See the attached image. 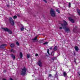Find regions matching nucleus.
Wrapping results in <instances>:
<instances>
[{"instance_id":"f257e3e1","label":"nucleus","mask_w":80,"mask_h":80,"mask_svg":"<svg viewBox=\"0 0 80 80\" xmlns=\"http://www.w3.org/2000/svg\"><path fill=\"white\" fill-rule=\"evenodd\" d=\"M63 24H61V26L62 27H63L64 28L65 26L67 25V22L65 21H63ZM64 29H66L65 31H66V32H70V29L68 28H64Z\"/></svg>"},{"instance_id":"f03ea898","label":"nucleus","mask_w":80,"mask_h":80,"mask_svg":"<svg viewBox=\"0 0 80 80\" xmlns=\"http://www.w3.org/2000/svg\"><path fill=\"white\" fill-rule=\"evenodd\" d=\"M50 13L52 17H55V12L53 9H51L50 11Z\"/></svg>"},{"instance_id":"7ed1b4c3","label":"nucleus","mask_w":80,"mask_h":80,"mask_svg":"<svg viewBox=\"0 0 80 80\" xmlns=\"http://www.w3.org/2000/svg\"><path fill=\"white\" fill-rule=\"evenodd\" d=\"M26 68H24L22 69L21 72V74L22 75H25V73H26Z\"/></svg>"},{"instance_id":"20e7f679","label":"nucleus","mask_w":80,"mask_h":80,"mask_svg":"<svg viewBox=\"0 0 80 80\" xmlns=\"http://www.w3.org/2000/svg\"><path fill=\"white\" fill-rule=\"evenodd\" d=\"M37 63L39 67H42V60H39Z\"/></svg>"},{"instance_id":"39448f33","label":"nucleus","mask_w":80,"mask_h":80,"mask_svg":"<svg viewBox=\"0 0 80 80\" xmlns=\"http://www.w3.org/2000/svg\"><path fill=\"white\" fill-rule=\"evenodd\" d=\"M9 20H10L11 25H14V22L13 21V20L12 19V18H10Z\"/></svg>"},{"instance_id":"423d86ee","label":"nucleus","mask_w":80,"mask_h":80,"mask_svg":"<svg viewBox=\"0 0 80 80\" xmlns=\"http://www.w3.org/2000/svg\"><path fill=\"white\" fill-rule=\"evenodd\" d=\"M69 20L70 22H72V23H74V22H75L74 20L73 19H72L71 18H69Z\"/></svg>"},{"instance_id":"0eeeda50","label":"nucleus","mask_w":80,"mask_h":80,"mask_svg":"<svg viewBox=\"0 0 80 80\" xmlns=\"http://www.w3.org/2000/svg\"><path fill=\"white\" fill-rule=\"evenodd\" d=\"M3 30L5 31L6 32H8V31L9 30V29H8L7 28H3Z\"/></svg>"},{"instance_id":"6e6552de","label":"nucleus","mask_w":80,"mask_h":80,"mask_svg":"<svg viewBox=\"0 0 80 80\" xmlns=\"http://www.w3.org/2000/svg\"><path fill=\"white\" fill-rule=\"evenodd\" d=\"M64 77H65L67 76V73L66 72H64L63 73Z\"/></svg>"},{"instance_id":"1a4fd4ad","label":"nucleus","mask_w":80,"mask_h":80,"mask_svg":"<svg viewBox=\"0 0 80 80\" xmlns=\"http://www.w3.org/2000/svg\"><path fill=\"white\" fill-rule=\"evenodd\" d=\"M75 50H76V51H78V48L77 46H76L75 47Z\"/></svg>"},{"instance_id":"9d476101","label":"nucleus","mask_w":80,"mask_h":80,"mask_svg":"<svg viewBox=\"0 0 80 80\" xmlns=\"http://www.w3.org/2000/svg\"><path fill=\"white\" fill-rule=\"evenodd\" d=\"M20 58H22L23 55L22 54V53L21 52H20Z\"/></svg>"},{"instance_id":"9b49d317","label":"nucleus","mask_w":80,"mask_h":80,"mask_svg":"<svg viewBox=\"0 0 80 80\" xmlns=\"http://www.w3.org/2000/svg\"><path fill=\"white\" fill-rule=\"evenodd\" d=\"M57 50V47L55 46L54 48V50L55 51Z\"/></svg>"},{"instance_id":"f8f14e48","label":"nucleus","mask_w":80,"mask_h":80,"mask_svg":"<svg viewBox=\"0 0 80 80\" xmlns=\"http://www.w3.org/2000/svg\"><path fill=\"white\" fill-rule=\"evenodd\" d=\"M12 57L13 59H15V56L14 55H12Z\"/></svg>"},{"instance_id":"ddd939ff","label":"nucleus","mask_w":80,"mask_h":80,"mask_svg":"<svg viewBox=\"0 0 80 80\" xmlns=\"http://www.w3.org/2000/svg\"><path fill=\"white\" fill-rule=\"evenodd\" d=\"M11 51L12 52H13V53H15V52H16L15 51H14L13 50V49H11Z\"/></svg>"},{"instance_id":"4468645a","label":"nucleus","mask_w":80,"mask_h":80,"mask_svg":"<svg viewBox=\"0 0 80 80\" xmlns=\"http://www.w3.org/2000/svg\"><path fill=\"white\" fill-rule=\"evenodd\" d=\"M77 11L79 15H80V11L79 10V9L77 10Z\"/></svg>"},{"instance_id":"2eb2a0df","label":"nucleus","mask_w":80,"mask_h":80,"mask_svg":"<svg viewBox=\"0 0 80 80\" xmlns=\"http://www.w3.org/2000/svg\"><path fill=\"white\" fill-rule=\"evenodd\" d=\"M14 45H14V44H11L10 47H14Z\"/></svg>"},{"instance_id":"dca6fc26","label":"nucleus","mask_w":80,"mask_h":80,"mask_svg":"<svg viewBox=\"0 0 80 80\" xmlns=\"http://www.w3.org/2000/svg\"><path fill=\"white\" fill-rule=\"evenodd\" d=\"M9 32V33H10V34H12V32L11 31L9 30V31H8Z\"/></svg>"},{"instance_id":"f3484780","label":"nucleus","mask_w":80,"mask_h":80,"mask_svg":"<svg viewBox=\"0 0 80 80\" xmlns=\"http://www.w3.org/2000/svg\"><path fill=\"white\" fill-rule=\"evenodd\" d=\"M37 38V37H35L34 39H32V40H36Z\"/></svg>"},{"instance_id":"a211bd4d","label":"nucleus","mask_w":80,"mask_h":80,"mask_svg":"<svg viewBox=\"0 0 80 80\" xmlns=\"http://www.w3.org/2000/svg\"><path fill=\"white\" fill-rule=\"evenodd\" d=\"M24 29V28H23V27H22V28H21V31H23Z\"/></svg>"},{"instance_id":"6ab92c4d","label":"nucleus","mask_w":80,"mask_h":80,"mask_svg":"<svg viewBox=\"0 0 80 80\" xmlns=\"http://www.w3.org/2000/svg\"><path fill=\"white\" fill-rule=\"evenodd\" d=\"M43 45H47V44H48V42H46L45 43H43Z\"/></svg>"},{"instance_id":"aec40b11","label":"nucleus","mask_w":80,"mask_h":80,"mask_svg":"<svg viewBox=\"0 0 80 80\" xmlns=\"http://www.w3.org/2000/svg\"><path fill=\"white\" fill-rule=\"evenodd\" d=\"M69 7H71V3H70V2L69 3Z\"/></svg>"},{"instance_id":"412c9836","label":"nucleus","mask_w":80,"mask_h":80,"mask_svg":"<svg viewBox=\"0 0 80 80\" xmlns=\"http://www.w3.org/2000/svg\"><path fill=\"white\" fill-rule=\"evenodd\" d=\"M49 52H50V50L49 49L47 50V53H48L49 55Z\"/></svg>"},{"instance_id":"4be33fe9","label":"nucleus","mask_w":80,"mask_h":80,"mask_svg":"<svg viewBox=\"0 0 80 80\" xmlns=\"http://www.w3.org/2000/svg\"><path fill=\"white\" fill-rule=\"evenodd\" d=\"M17 18V17L16 16H15L13 17V18L15 19V18Z\"/></svg>"},{"instance_id":"5701e85b","label":"nucleus","mask_w":80,"mask_h":80,"mask_svg":"<svg viewBox=\"0 0 80 80\" xmlns=\"http://www.w3.org/2000/svg\"><path fill=\"white\" fill-rule=\"evenodd\" d=\"M51 55L52 56L54 55V52H52L51 53Z\"/></svg>"},{"instance_id":"b1692460","label":"nucleus","mask_w":80,"mask_h":80,"mask_svg":"<svg viewBox=\"0 0 80 80\" xmlns=\"http://www.w3.org/2000/svg\"><path fill=\"white\" fill-rule=\"evenodd\" d=\"M16 45H18V46L20 44H19V43H18V42H16Z\"/></svg>"},{"instance_id":"393cba45","label":"nucleus","mask_w":80,"mask_h":80,"mask_svg":"<svg viewBox=\"0 0 80 80\" xmlns=\"http://www.w3.org/2000/svg\"><path fill=\"white\" fill-rule=\"evenodd\" d=\"M3 46H5V45L2 44L1 45V46L0 47V48H2V47H3Z\"/></svg>"},{"instance_id":"a878e982","label":"nucleus","mask_w":80,"mask_h":80,"mask_svg":"<svg viewBox=\"0 0 80 80\" xmlns=\"http://www.w3.org/2000/svg\"><path fill=\"white\" fill-rule=\"evenodd\" d=\"M27 57L28 58H29L30 57V54H27Z\"/></svg>"},{"instance_id":"bb28decb","label":"nucleus","mask_w":80,"mask_h":80,"mask_svg":"<svg viewBox=\"0 0 80 80\" xmlns=\"http://www.w3.org/2000/svg\"><path fill=\"white\" fill-rule=\"evenodd\" d=\"M56 12H58V13H60V11L58 9L56 10Z\"/></svg>"},{"instance_id":"cd10ccee","label":"nucleus","mask_w":80,"mask_h":80,"mask_svg":"<svg viewBox=\"0 0 80 80\" xmlns=\"http://www.w3.org/2000/svg\"><path fill=\"white\" fill-rule=\"evenodd\" d=\"M45 3H47V1L46 0H42Z\"/></svg>"},{"instance_id":"c85d7f7f","label":"nucleus","mask_w":80,"mask_h":80,"mask_svg":"<svg viewBox=\"0 0 80 80\" xmlns=\"http://www.w3.org/2000/svg\"><path fill=\"white\" fill-rule=\"evenodd\" d=\"M78 75H80V72H78Z\"/></svg>"},{"instance_id":"c756f323","label":"nucleus","mask_w":80,"mask_h":80,"mask_svg":"<svg viewBox=\"0 0 80 80\" xmlns=\"http://www.w3.org/2000/svg\"><path fill=\"white\" fill-rule=\"evenodd\" d=\"M52 76V74H49V77H51Z\"/></svg>"},{"instance_id":"7c9ffc66","label":"nucleus","mask_w":80,"mask_h":80,"mask_svg":"<svg viewBox=\"0 0 80 80\" xmlns=\"http://www.w3.org/2000/svg\"><path fill=\"white\" fill-rule=\"evenodd\" d=\"M38 54H35V56H38Z\"/></svg>"},{"instance_id":"2f4dec72","label":"nucleus","mask_w":80,"mask_h":80,"mask_svg":"<svg viewBox=\"0 0 80 80\" xmlns=\"http://www.w3.org/2000/svg\"><path fill=\"white\" fill-rule=\"evenodd\" d=\"M62 27H60L59 28V29H62Z\"/></svg>"},{"instance_id":"473e14b6","label":"nucleus","mask_w":80,"mask_h":80,"mask_svg":"<svg viewBox=\"0 0 80 80\" xmlns=\"http://www.w3.org/2000/svg\"><path fill=\"white\" fill-rule=\"evenodd\" d=\"M52 47H51V48H50V50H52Z\"/></svg>"},{"instance_id":"72a5a7b5","label":"nucleus","mask_w":80,"mask_h":80,"mask_svg":"<svg viewBox=\"0 0 80 80\" xmlns=\"http://www.w3.org/2000/svg\"><path fill=\"white\" fill-rule=\"evenodd\" d=\"M3 80H6V79H3Z\"/></svg>"},{"instance_id":"f704fd0d","label":"nucleus","mask_w":80,"mask_h":80,"mask_svg":"<svg viewBox=\"0 0 80 80\" xmlns=\"http://www.w3.org/2000/svg\"><path fill=\"white\" fill-rule=\"evenodd\" d=\"M75 62H76L75 61Z\"/></svg>"}]
</instances>
